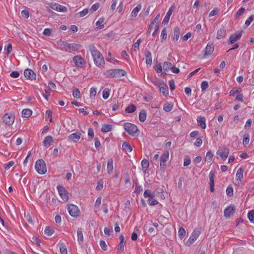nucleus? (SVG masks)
<instances>
[{"instance_id":"obj_37","label":"nucleus","mask_w":254,"mask_h":254,"mask_svg":"<svg viewBox=\"0 0 254 254\" xmlns=\"http://www.w3.org/2000/svg\"><path fill=\"white\" fill-rule=\"evenodd\" d=\"M173 107V104L172 103H166L163 106V110L167 112H170Z\"/></svg>"},{"instance_id":"obj_60","label":"nucleus","mask_w":254,"mask_h":254,"mask_svg":"<svg viewBox=\"0 0 254 254\" xmlns=\"http://www.w3.org/2000/svg\"><path fill=\"white\" fill-rule=\"evenodd\" d=\"M241 91V89L240 88H239L236 90L234 89H233L231 90L230 91V93H229L230 95L233 96V95H235L236 94L239 93Z\"/></svg>"},{"instance_id":"obj_11","label":"nucleus","mask_w":254,"mask_h":254,"mask_svg":"<svg viewBox=\"0 0 254 254\" xmlns=\"http://www.w3.org/2000/svg\"><path fill=\"white\" fill-rule=\"evenodd\" d=\"M50 7L52 9H53L56 11H59V12H66L67 10V8L66 7L62 5H60L58 3H51Z\"/></svg>"},{"instance_id":"obj_63","label":"nucleus","mask_w":254,"mask_h":254,"mask_svg":"<svg viewBox=\"0 0 254 254\" xmlns=\"http://www.w3.org/2000/svg\"><path fill=\"white\" fill-rule=\"evenodd\" d=\"M147 201L150 205H155L158 203L156 200L153 199V198H149Z\"/></svg>"},{"instance_id":"obj_28","label":"nucleus","mask_w":254,"mask_h":254,"mask_svg":"<svg viewBox=\"0 0 254 254\" xmlns=\"http://www.w3.org/2000/svg\"><path fill=\"white\" fill-rule=\"evenodd\" d=\"M180 29L176 26L174 29L173 40L175 42L178 41L180 37Z\"/></svg>"},{"instance_id":"obj_57","label":"nucleus","mask_w":254,"mask_h":254,"mask_svg":"<svg viewBox=\"0 0 254 254\" xmlns=\"http://www.w3.org/2000/svg\"><path fill=\"white\" fill-rule=\"evenodd\" d=\"M254 20V15H251L245 22V25L248 26L250 25L251 23Z\"/></svg>"},{"instance_id":"obj_53","label":"nucleus","mask_w":254,"mask_h":254,"mask_svg":"<svg viewBox=\"0 0 254 254\" xmlns=\"http://www.w3.org/2000/svg\"><path fill=\"white\" fill-rule=\"evenodd\" d=\"M104 182L102 180L99 181L97 183L96 189L97 190H101L103 188Z\"/></svg>"},{"instance_id":"obj_56","label":"nucleus","mask_w":254,"mask_h":254,"mask_svg":"<svg viewBox=\"0 0 254 254\" xmlns=\"http://www.w3.org/2000/svg\"><path fill=\"white\" fill-rule=\"evenodd\" d=\"M250 141V136L249 134H246L244 136V138L243 140V144L244 145H247L249 143Z\"/></svg>"},{"instance_id":"obj_55","label":"nucleus","mask_w":254,"mask_h":254,"mask_svg":"<svg viewBox=\"0 0 254 254\" xmlns=\"http://www.w3.org/2000/svg\"><path fill=\"white\" fill-rule=\"evenodd\" d=\"M213 156V154L211 153V152L210 151H208L206 153L205 160L208 162H210L212 160Z\"/></svg>"},{"instance_id":"obj_54","label":"nucleus","mask_w":254,"mask_h":254,"mask_svg":"<svg viewBox=\"0 0 254 254\" xmlns=\"http://www.w3.org/2000/svg\"><path fill=\"white\" fill-rule=\"evenodd\" d=\"M104 19L103 18H100L96 22V25L99 26L100 29H103L104 27V25L102 24L104 22Z\"/></svg>"},{"instance_id":"obj_38","label":"nucleus","mask_w":254,"mask_h":254,"mask_svg":"<svg viewBox=\"0 0 254 254\" xmlns=\"http://www.w3.org/2000/svg\"><path fill=\"white\" fill-rule=\"evenodd\" d=\"M173 66V64L171 63L168 62H164V63L163 64V69H164V71H168L169 69L171 70Z\"/></svg>"},{"instance_id":"obj_9","label":"nucleus","mask_w":254,"mask_h":254,"mask_svg":"<svg viewBox=\"0 0 254 254\" xmlns=\"http://www.w3.org/2000/svg\"><path fill=\"white\" fill-rule=\"evenodd\" d=\"M59 193L64 201L68 200V192L63 186L59 185L57 187Z\"/></svg>"},{"instance_id":"obj_18","label":"nucleus","mask_w":254,"mask_h":254,"mask_svg":"<svg viewBox=\"0 0 254 254\" xmlns=\"http://www.w3.org/2000/svg\"><path fill=\"white\" fill-rule=\"evenodd\" d=\"M175 9V5H172L169 8V10L168 11L165 17H164L163 21L162 22V24H166L168 23L170 16L174 11Z\"/></svg>"},{"instance_id":"obj_40","label":"nucleus","mask_w":254,"mask_h":254,"mask_svg":"<svg viewBox=\"0 0 254 254\" xmlns=\"http://www.w3.org/2000/svg\"><path fill=\"white\" fill-rule=\"evenodd\" d=\"M136 107L133 104L128 106L126 109V112L128 113H133L135 111Z\"/></svg>"},{"instance_id":"obj_13","label":"nucleus","mask_w":254,"mask_h":254,"mask_svg":"<svg viewBox=\"0 0 254 254\" xmlns=\"http://www.w3.org/2000/svg\"><path fill=\"white\" fill-rule=\"evenodd\" d=\"M242 32L243 31H241L239 33H234L231 35L229 39L228 44H234L235 42L240 39L241 37H242Z\"/></svg>"},{"instance_id":"obj_32","label":"nucleus","mask_w":254,"mask_h":254,"mask_svg":"<svg viewBox=\"0 0 254 254\" xmlns=\"http://www.w3.org/2000/svg\"><path fill=\"white\" fill-rule=\"evenodd\" d=\"M141 4H138L135 8H133L131 12V16L135 17L138 12L141 10Z\"/></svg>"},{"instance_id":"obj_24","label":"nucleus","mask_w":254,"mask_h":254,"mask_svg":"<svg viewBox=\"0 0 254 254\" xmlns=\"http://www.w3.org/2000/svg\"><path fill=\"white\" fill-rule=\"evenodd\" d=\"M243 173L244 170L242 168H240L237 170L236 177L237 178V181H239V184L240 182H242V180L243 179Z\"/></svg>"},{"instance_id":"obj_3","label":"nucleus","mask_w":254,"mask_h":254,"mask_svg":"<svg viewBox=\"0 0 254 254\" xmlns=\"http://www.w3.org/2000/svg\"><path fill=\"white\" fill-rule=\"evenodd\" d=\"M36 170L40 174H45L47 172V168L45 162L42 159H39L36 162Z\"/></svg>"},{"instance_id":"obj_23","label":"nucleus","mask_w":254,"mask_h":254,"mask_svg":"<svg viewBox=\"0 0 254 254\" xmlns=\"http://www.w3.org/2000/svg\"><path fill=\"white\" fill-rule=\"evenodd\" d=\"M226 29L224 27L220 28L217 31V39H221L225 37Z\"/></svg>"},{"instance_id":"obj_43","label":"nucleus","mask_w":254,"mask_h":254,"mask_svg":"<svg viewBox=\"0 0 254 254\" xmlns=\"http://www.w3.org/2000/svg\"><path fill=\"white\" fill-rule=\"evenodd\" d=\"M72 95L74 98L79 99L81 97V94L78 89H74L72 91Z\"/></svg>"},{"instance_id":"obj_41","label":"nucleus","mask_w":254,"mask_h":254,"mask_svg":"<svg viewBox=\"0 0 254 254\" xmlns=\"http://www.w3.org/2000/svg\"><path fill=\"white\" fill-rule=\"evenodd\" d=\"M141 42L140 38L138 39L137 41L132 45L131 50L134 51H136L139 49V46Z\"/></svg>"},{"instance_id":"obj_42","label":"nucleus","mask_w":254,"mask_h":254,"mask_svg":"<svg viewBox=\"0 0 254 254\" xmlns=\"http://www.w3.org/2000/svg\"><path fill=\"white\" fill-rule=\"evenodd\" d=\"M113 162L112 159L110 160L108 162L107 164V170L109 173H111L113 170Z\"/></svg>"},{"instance_id":"obj_15","label":"nucleus","mask_w":254,"mask_h":254,"mask_svg":"<svg viewBox=\"0 0 254 254\" xmlns=\"http://www.w3.org/2000/svg\"><path fill=\"white\" fill-rule=\"evenodd\" d=\"M73 60L78 67H83L85 64L84 59L80 56H74Z\"/></svg>"},{"instance_id":"obj_10","label":"nucleus","mask_w":254,"mask_h":254,"mask_svg":"<svg viewBox=\"0 0 254 254\" xmlns=\"http://www.w3.org/2000/svg\"><path fill=\"white\" fill-rule=\"evenodd\" d=\"M236 211V208L234 205H230L226 207L224 211V216L226 218H229L232 216Z\"/></svg>"},{"instance_id":"obj_31","label":"nucleus","mask_w":254,"mask_h":254,"mask_svg":"<svg viewBox=\"0 0 254 254\" xmlns=\"http://www.w3.org/2000/svg\"><path fill=\"white\" fill-rule=\"evenodd\" d=\"M112 129V125L109 124H103L101 128V131L103 132H107Z\"/></svg>"},{"instance_id":"obj_21","label":"nucleus","mask_w":254,"mask_h":254,"mask_svg":"<svg viewBox=\"0 0 254 254\" xmlns=\"http://www.w3.org/2000/svg\"><path fill=\"white\" fill-rule=\"evenodd\" d=\"M162 85L159 88V91L164 96L166 97L169 94L168 86L165 83H162Z\"/></svg>"},{"instance_id":"obj_29","label":"nucleus","mask_w":254,"mask_h":254,"mask_svg":"<svg viewBox=\"0 0 254 254\" xmlns=\"http://www.w3.org/2000/svg\"><path fill=\"white\" fill-rule=\"evenodd\" d=\"M69 43L66 42L60 41L58 42V46L60 47V49L62 50L65 51L67 52V48Z\"/></svg>"},{"instance_id":"obj_22","label":"nucleus","mask_w":254,"mask_h":254,"mask_svg":"<svg viewBox=\"0 0 254 254\" xmlns=\"http://www.w3.org/2000/svg\"><path fill=\"white\" fill-rule=\"evenodd\" d=\"M120 243L117 247V250L120 252L124 251V248L125 245V238L123 235L120 236Z\"/></svg>"},{"instance_id":"obj_6","label":"nucleus","mask_w":254,"mask_h":254,"mask_svg":"<svg viewBox=\"0 0 254 254\" xmlns=\"http://www.w3.org/2000/svg\"><path fill=\"white\" fill-rule=\"evenodd\" d=\"M15 120V116L11 113H6L2 117L3 122L6 125L11 126Z\"/></svg>"},{"instance_id":"obj_51","label":"nucleus","mask_w":254,"mask_h":254,"mask_svg":"<svg viewBox=\"0 0 254 254\" xmlns=\"http://www.w3.org/2000/svg\"><path fill=\"white\" fill-rule=\"evenodd\" d=\"M248 218L251 222L254 221V210H251L248 214Z\"/></svg>"},{"instance_id":"obj_12","label":"nucleus","mask_w":254,"mask_h":254,"mask_svg":"<svg viewBox=\"0 0 254 254\" xmlns=\"http://www.w3.org/2000/svg\"><path fill=\"white\" fill-rule=\"evenodd\" d=\"M169 156V153L168 151L164 152L161 156L160 158V167L164 168L166 166V162L168 161Z\"/></svg>"},{"instance_id":"obj_61","label":"nucleus","mask_w":254,"mask_h":254,"mask_svg":"<svg viewBox=\"0 0 254 254\" xmlns=\"http://www.w3.org/2000/svg\"><path fill=\"white\" fill-rule=\"evenodd\" d=\"M100 245L101 248L104 250L106 251L107 250V246L105 243V242L103 240H101L100 241Z\"/></svg>"},{"instance_id":"obj_48","label":"nucleus","mask_w":254,"mask_h":254,"mask_svg":"<svg viewBox=\"0 0 254 254\" xmlns=\"http://www.w3.org/2000/svg\"><path fill=\"white\" fill-rule=\"evenodd\" d=\"M54 232V230L51 229L49 226L46 227L45 229V233L48 236H51Z\"/></svg>"},{"instance_id":"obj_26","label":"nucleus","mask_w":254,"mask_h":254,"mask_svg":"<svg viewBox=\"0 0 254 254\" xmlns=\"http://www.w3.org/2000/svg\"><path fill=\"white\" fill-rule=\"evenodd\" d=\"M77 240L79 245L83 244V235L81 228H78L77 229Z\"/></svg>"},{"instance_id":"obj_33","label":"nucleus","mask_w":254,"mask_h":254,"mask_svg":"<svg viewBox=\"0 0 254 254\" xmlns=\"http://www.w3.org/2000/svg\"><path fill=\"white\" fill-rule=\"evenodd\" d=\"M139 120L141 122H144L146 119V112L145 110H142L139 114Z\"/></svg>"},{"instance_id":"obj_20","label":"nucleus","mask_w":254,"mask_h":254,"mask_svg":"<svg viewBox=\"0 0 254 254\" xmlns=\"http://www.w3.org/2000/svg\"><path fill=\"white\" fill-rule=\"evenodd\" d=\"M81 46L77 44H69L67 52H71L77 51L80 48Z\"/></svg>"},{"instance_id":"obj_30","label":"nucleus","mask_w":254,"mask_h":254,"mask_svg":"<svg viewBox=\"0 0 254 254\" xmlns=\"http://www.w3.org/2000/svg\"><path fill=\"white\" fill-rule=\"evenodd\" d=\"M145 59H146V64L147 65H151L152 64V56L151 53L150 51H148L146 52L145 54Z\"/></svg>"},{"instance_id":"obj_52","label":"nucleus","mask_w":254,"mask_h":254,"mask_svg":"<svg viewBox=\"0 0 254 254\" xmlns=\"http://www.w3.org/2000/svg\"><path fill=\"white\" fill-rule=\"evenodd\" d=\"M208 87V83L206 81H203L201 83V91L204 92Z\"/></svg>"},{"instance_id":"obj_7","label":"nucleus","mask_w":254,"mask_h":254,"mask_svg":"<svg viewBox=\"0 0 254 254\" xmlns=\"http://www.w3.org/2000/svg\"><path fill=\"white\" fill-rule=\"evenodd\" d=\"M229 153V149L225 146L220 147L217 151V155H219L221 158L225 160Z\"/></svg>"},{"instance_id":"obj_4","label":"nucleus","mask_w":254,"mask_h":254,"mask_svg":"<svg viewBox=\"0 0 254 254\" xmlns=\"http://www.w3.org/2000/svg\"><path fill=\"white\" fill-rule=\"evenodd\" d=\"M125 130L130 135L134 136L138 129L137 127L131 123H126L124 125Z\"/></svg>"},{"instance_id":"obj_44","label":"nucleus","mask_w":254,"mask_h":254,"mask_svg":"<svg viewBox=\"0 0 254 254\" xmlns=\"http://www.w3.org/2000/svg\"><path fill=\"white\" fill-rule=\"evenodd\" d=\"M245 10V8L244 7L240 8L238 11L235 14V18L236 19L238 18L241 15H242Z\"/></svg>"},{"instance_id":"obj_46","label":"nucleus","mask_w":254,"mask_h":254,"mask_svg":"<svg viewBox=\"0 0 254 254\" xmlns=\"http://www.w3.org/2000/svg\"><path fill=\"white\" fill-rule=\"evenodd\" d=\"M178 235L180 238L181 239H182L185 236L186 231L183 227H181L179 228V230L178 231Z\"/></svg>"},{"instance_id":"obj_1","label":"nucleus","mask_w":254,"mask_h":254,"mask_svg":"<svg viewBox=\"0 0 254 254\" xmlns=\"http://www.w3.org/2000/svg\"><path fill=\"white\" fill-rule=\"evenodd\" d=\"M92 56L93 57L95 64L98 66H103L105 64L104 58L101 53L93 45H90L89 46Z\"/></svg>"},{"instance_id":"obj_62","label":"nucleus","mask_w":254,"mask_h":254,"mask_svg":"<svg viewBox=\"0 0 254 254\" xmlns=\"http://www.w3.org/2000/svg\"><path fill=\"white\" fill-rule=\"evenodd\" d=\"M60 250L61 253L62 254H67V251L66 248L63 245H62L60 246Z\"/></svg>"},{"instance_id":"obj_47","label":"nucleus","mask_w":254,"mask_h":254,"mask_svg":"<svg viewBox=\"0 0 254 254\" xmlns=\"http://www.w3.org/2000/svg\"><path fill=\"white\" fill-rule=\"evenodd\" d=\"M110 89L108 88H105L102 92L103 97L104 99H107L108 98L110 95Z\"/></svg>"},{"instance_id":"obj_39","label":"nucleus","mask_w":254,"mask_h":254,"mask_svg":"<svg viewBox=\"0 0 254 254\" xmlns=\"http://www.w3.org/2000/svg\"><path fill=\"white\" fill-rule=\"evenodd\" d=\"M143 195L145 198L149 197V198H153L155 196L154 194L149 190H146Z\"/></svg>"},{"instance_id":"obj_19","label":"nucleus","mask_w":254,"mask_h":254,"mask_svg":"<svg viewBox=\"0 0 254 254\" xmlns=\"http://www.w3.org/2000/svg\"><path fill=\"white\" fill-rule=\"evenodd\" d=\"M81 135V134L80 132H76L70 134L68 136V138L69 140H72L74 142H77V141L80 138Z\"/></svg>"},{"instance_id":"obj_36","label":"nucleus","mask_w":254,"mask_h":254,"mask_svg":"<svg viewBox=\"0 0 254 254\" xmlns=\"http://www.w3.org/2000/svg\"><path fill=\"white\" fill-rule=\"evenodd\" d=\"M32 111L29 109H25L22 110V117L24 118H28L32 115Z\"/></svg>"},{"instance_id":"obj_25","label":"nucleus","mask_w":254,"mask_h":254,"mask_svg":"<svg viewBox=\"0 0 254 254\" xmlns=\"http://www.w3.org/2000/svg\"><path fill=\"white\" fill-rule=\"evenodd\" d=\"M197 122L199 126L204 129L206 127L205 119L204 117L199 116L197 119Z\"/></svg>"},{"instance_id":"obj_58","label":"nucleus","mask_w":254,"mask_h":254,"mask_svg":"<svg viewBox=\"0 0 254 254\" xmlns=\"http://www.w3.org/2000/svg\"><path fill=\"white\" fill-rule=\"evenodd\" d=\"M4 50L6 51V54L8 55L12 51V45L10 43L8 44L6 47H5Z\"/></svg>"},{"instance_id":"obj_45","label":"nucleus","mask_w":254,"mask_h":254,"mask_svg":"<svg viewBox=\"0 0 254 254\" xmlns=\"http://www.w3.org/2000/svg\"><path fill=\"white\" fill-rule=\"evenodd\" d=\"M89 11V9L88 8H85L82 11L77 13L76 14L77 16L79 17H82L85 16Z\"/></svg>"},{"instance_id":"obj_59","label":"nucleus","mask_w":254,"mask_h":254,"mask_svg":"<svg viewBox=\"0 0 254 254\" xmlns=\"http://www.w3.org/2000/svg\"><path fill=\"white\" fill-rule=\"evenodd\" d=\"M100 6V3H96L94 4L91 7L90 10L92 11V12H93L97 10Z\"/></svg>"},{"instance_id":"obj_5","label":"nucleus","mask_w":254,"mask_h":254,"mask_svg":"<svg viewBox=\"0 0 254 254\" xmlns=\"http://www.w3.org/2000/svg\"><path fill=\"white\" fill-rule=\"evenodd\" d=\"M67 209L69 214L72 217H76L80 214V210L78 207L75 205L69 204L68 205Z\"/></svg>"},{"instance_id":"obj_34","label":"nucleus","mask_w":254,"mask_h":254,"mask_svg":"<svg viewBox=\"0 0 254 254\" xmlns=\"http://www.w3.org/2000/svg\"><path fill=\"white\" fill-rule=\"evenodd\" d=\"M141 166L142 168L143 171L145 173L146 170L148 168L149 166V161L146 159H143L141 161Z\"/></svg>"},{"instance_id":"obj_35","label":"nucleus","mask_w":254,"mask_h":254,"mask_svg":"<svg viewBox=\"0 0 254 254\" xmlns=\"http://www.w3.org/2000/svg\"><path fill=\"white\" fill-rule=\"evenodd\" d=\"M122 148L126 152H130L132 150L131 146L127 142H123L122 144Z\"/></svg>"},{"instance_id":"obj_27","label":"nucleus","mask_w":254,"mask_h":254,"mask_svg":"<svg viewBox=\"0 0 254 254\" xmlns=\"http://www.w3.org/2000/svg\"><path fill=\"white\" fill-rule=\"evenodd\" d=\"M53 141L52 136L48 135L46 136L43 141V145L46 147H49Z\"/></svg>"},{"instance_id":"obj_49","label":"nucleus","mask_w":254,"mask_h":254,"mask_svg":"<svg viewBox=\"0 0 254 254\" xmlns=\"http://www.w3.org/2000/svg\"><path fill=\"white\" fill-rule=\"evenodd\" d=\"M167 32L166 28H164L161 34V41L162 42L163 40H165L167 38Z\"/></svg>"},{"instance_id":"obj_2","label":"nucleus","mask_w":254,"mask_h":254,"mask_svg":"<svg viewBox=\"0 0 254 254\" xmlns=\"http://www.w3.org/2000/svg\"><path fill=\"white\" fill-rule=\"evenodd\" d=\"M126 72L121 69H111L106 71V75L107 78H119L125 76Z\"/></svg>"},{"instance_id":"obj_64","label":"nucleus","mask_w":254,"mask_h":254,"mask_svg":"<svg viewBox=\"0 0 254 254\" xmlns=\"http://www.w3.org/2000/svg\"><path fill=\"white\" fill-rule=\"evenodd\" d=\"M155 70L157 73L161 72L162 71V67L161 64H156Z\"/></svg>"},{"instance_id":"obj_16","label":"nucleus","mask_w":254,"mask_h":254,"mask_svg":"<svg viewBox=\"0 0 254 254\" xmlns=\"http://www.w3.org/2000/svg\"><path fill=\"white\" fill-rule=\"evenodd\" d=\"M25 77L28 79L35 80L36 78V73L30 69H26L24 72Z\"/></svg>"},{"instance_id":"obj_8","label":"nucleus","mask_w":254,"mask_h":254,"mask_svg":"<svg viewBox=\"0 0 254 254\" xmlns=\"http://www.w3.org/2000/svg\"><path fill=\"white\" fill-rule=\"evenodd\" d=\"M200 234V231L198 230L195 229L192 233L189 240L186 242V246H190L197 239Z\"/></svg>"},{"instance_id":"obj_14","label":"nucleus","mask_w":254,"mask_h":254,"mask_svg":"<svg viewBox=\"0 0 254 254\" xmlns=\"http://www.w3.org/2000/svg\"><path fill=\"white\" fill-rule=\"evenodd\" d=\"M214 47L212 43H208L204 49L203 57L206 58L207 56L210 55L214 51Z\"/></svg>"},{"instance_id":"obj_17","label":"nucleus","mask_w":254,"mask_h":254,"mask_svg":"<svg viewBox=\"0 0 254 254\" xmlns=\"http://www.w3.org/2000/svg\"><path fill=\"white\" fill-rule=\"evenodd\" d=\"M214 177H215V173L214 171H210L209 174V185H210V190L211 192H213L214 190Z\"/></svg>"},{"instance_id":"obj_50","label":"nucleus","mask_w":254,"mask_h":254,"mask_svg":"<svg viewBox=\"0 0 254 254\" xmlns=\"http://www.w3.org/2000/svg\"><path fill=\"white\" fill-rule=\"evenodd\" d=\"M226 194L229 196L233 195V189L231 186H229L226 189Z\"/></svg>"}]
</instances>
